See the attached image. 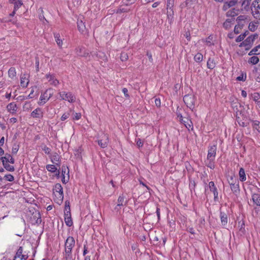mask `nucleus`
I'll list each match as a JSON object with an SVG mask.
<instances>
[{"label": "nucleus", "mask_w": 260, "mask_h": 260, "mask_svg": "<svg viewBox=\"0 0 260 260\" xmlns=\"http://www.w3.org/2000/svg\"><path fill=\"white\" fill-rule=\"evenodd\" d=\"M43 150L46 154H49L51 152V149L46 146H45L43 148Z\"/></svg>", "instance_id": "052dcab7"}, {"label": "nucleus", "mask_w": 260, "mask_h": 260, "mask_svg": "<svg viewBox=\"0 0 260 260\" xmlns=\"http://www.w3.org/2000/svg\"><path fill=\"white\" fill-rule=\"evenodd\" d=\"M174 0H167V8H173Z\"/></svg>", "instance_id": "4d7b16f0"}, {"label": "nucleus", "mask_w": 260, "mask_h": 260, "mask_svg": "<svg viewBox=\"0 0 260 260\" xmlns=\"http://www.w3.org/2000/svg\"><path fill=\"white\" fill-rule=\"evenodd\" d=\"M252 126L260 133V122L257 120H251Z\"/></svg>", "instance_id": "e433bc0d"}, {"label": "nucleus", "mask_w": 260, "mask_h": 260, "mask_svg": "<svg viewBox=\"0 0 260 260\" xmlns=\"http://www.w3.org/2000/svg\"><path fill=\"white\" fill-rule=\"evenodd\" d=\"M196 186V182L194 181H190L189 183V188L190 189V190L192 191V190H194Z\"/></svg>", "instance_id": "bf43d9fd"}, {"label": "nucleus", "mask_w": 260, "mask_h": 260, "mask_svg": "<svg viewBox=\"0 0 260 260\" xmlns=\"http://www.w3.org/2000/svg\"><path fill=\"white\" fill-rule=\"evenodd\" d=\"M214 160L215 159L213 158L207 159V161L206 162V166L211 169H214L215 168Z\"/></svg>", "instance_id": "f704fd0d"}, {"label": "nucleus", "mask_w": 260, "mask_h": 260, "mask_svg": "<svg viewBox=\"0 0 260 260\" xmlns=\"http://www.w3.org/2000/svg\"><path fill=\"white\" fill-rule=\"evenodd\" d=\"M230 187L231 190L233 191L234 193H237L239 191V182H233V181L231 183H230Z\"/></svg>", "instance_id": "cd10ccee"}, {"label": "nucleus", "mask_w": 260, "mask_h": 260, "mask_svg": "<svg viewBox=\"0 0 260 260\" xmlns=\"http://www.w3.org/2000/svg\"><path fill=\"white\" fill-rule=\"evenodd\" d=\"M88 252V247L86 246V245H84L83 255L85 256Z\"/></svg>", "instance_id": "774afa93"}, {"label": "nucleus", "mask_w": 260, "mask_h": 260, "mask_svg": "<svg viewBox=\"0 0 260 260\" xmlns=\"http://www.w3.org/2000/svg\"><path fill=\"white\" fill-rule=\"evenodd\" d=\"M23 3L21 1H18L15 3L14 10L17 11L22 5Z\"/></svg>", "instance_id": "09e8293b"}, {"label": "nucleus", "mask_w": 260, "mask_h": 260, "mask_svg": "<svg viewBox=\"0 0 260 260\" xmlns=\"http://www.w3.org/2000/svg\"><path fill=\"white\" fill-rule=\"evenodd\" d=\"M259 61V58L257 56H252L248 60V63L253 65L257 64Z\"/></svg>", "instance_id": "58836bf2"}, {"label": "nucleus", "mask_w": 260, "mask_h": 260, "mask_svg": "<svg viewBox=\"0 0 260 260\" xmlns=\"http://www.w3.org/2000/svg\"><path fill=\"white\" fill-rule=\"evenodd\" d=\"M237 24L235 26H238V27L240 28V29H241L243 26L245 25V23H246V22H244V21H242V22H240V21H237Z\"/></svg>", "instance_id": "69168bd1"}, {"label": "nucleus", "mask_w": 260, "mask_h": 260, "mask_svg": "<svg viewBox=\"0 0 260 260\" xmlns=\"http://www.w3.org/2000/svg\"><path fill=\"white\" fill-rule=\"evenodd\" d=\"M247 19V16L245 15H240L236 19L237 21H244L246 22V20Z\"/></svg>", "instance_id": "3c124183"}, {"label": "nucleus", "mask_w": 260, "mask_h": 260, "mask_svg": "<svg viewBox=\"0 0 260 260\" xmlns=\"http://www.w3.org/2000/svg\"><path fill=\"white\" fill-rule=\"evenodd\" d=\"M61 172V181L63 183L66 184L69 180V170L68 168L64 165L62 166Z\"/></svg>", "instance_id": "0eeeda50"}, {"label": "nucleus", "mask_w": 260, "mask_h": 260, "mask_svg": "<svg viewBox=\"0 0 260 260\" xmlns=\"http://www.w3.org/2000/svg\"><path fill=\"white\" fill-rule=\"evenodd\" d=\"M252 199L253 202L257 205L259 206V208H255V211H259L260 208V196L258 194L254 193L252 195Z\"/></svg>", "instance_id": "4be33fe9"}, {"label": "nucleus", "mask_w": 260, "mask_h": 260, "mask_svg": "<svg viewBox=\"0 0 260 260\" xmlns=\"http://www.w3.org/2000/svg\"><path fill=\"white\" fill-rule=\"evenodd\" d=\"M136 143L139 148L142 147L143 145V142L141 141L140 139H138L136 140Z\"/></svg>", "instance_id": "0e129e2a"}, {"label": "nucleus", "mask_w": 260, "mask_h": 260, "mask_svg": "<svg viewBox=\"0 0 260 260\" xmlns=\"http://www.w3.org/2000/svg\"><path fill=\"white\" fill-rule=\"evenodd\" d=\"M1 160L2 162L3 161H4V162L6 163L10 162L12 164L15 163V159L10 154L8 153H6L5 156H2L1 157Z\"/></svg>", "instance_id": "6ab92c4d"}, {"label": "nucleus", "mask_w": 260, "mask_h": 260, "mask_svg": "<svg viewBox=\"0 0 260 260\" xmlns=\"http://www.w3.org/2000/svg\"><path fill=\"white\" fill-rule=\"evenodd\" d=\"M154 103L155 104V106L157 107H160L161 105V102L160 99L158 98H155L154 100Z\"/></svg>", "instance_id": "13d9d810"}, {"label": "nucleus", "mask_w": 260, "mask_h": 260, "mask_svg": "<svg viewBox=\"0 0 260 260\" xmlns=\"http://www.w3.org/2000/svg\"><path fill=\"white\" fill-rule=\"evenodd\" d=\"M4 178H5L6 180H7V181H9L10 182H12L14 180V177L11 174L6 175L4 176Z\"/></svg>", "instance_id": "864d4df0"}, {"label": "nucleus", "mask_w": 260, "mask_h": 260, "mask_svg": "<svg viewBox=\"0 0 260 260\" xmlns=\"http://www.w3.org/2000/svg\"><path fill=\"white\" fill-rule=\"evenodd\" d=\"M237 3V0H231L230 1L225 2L222 6V10L226 11L231 7L235 6Z\"/></svg>", "instance_id": "dca6fc26"}, {"label": "nucleus", "mask_w": 260, "mask_h": 260, "mask_svg": "<svg viewBox=\"0 0 260 260\" xmlns=\"http://www.w3.org/2000/svg\"><path fill=\"white\" fill-rule=\"evenodd\" d=\"M54 37L58 46L61 48L63 43L62 40L60 38V35L58 33H54Z\"/></svg>", "instance_id": "473e14b6"}, {"label": "nucleus", "mask_w": 260, "mask_h": 260, "mask_svg": "<svg viewBox=\"0 0 260 260\" xmlns=\"http://www.w3.org/2000/svg\"><path fill=\"white\" fill-rule=\"evenodd\" d=\"M54 193L57 197L58 201L57 203L60 204L63 199V188L60 183H56L53 188Z\"/></svg>", "instance_id": "20e7f679"}, {"label": "nucleus", "mask_w": 260, "mask_h": 260, "mask_svg": "<svg viewBox=\"0 0 260 260\" xmlns=\"http://www.w3.org/2000/svg\"><path fill=\"white\" fill-rule=\"evenodd\" d=\"M98 143L101 148H105L107 147L109 143L108 136L106 134H103L101 139L98 140Z\"/></svg>", "instance_id": "f8f14e48"}, {"label": "nucleus", "mask_w": 260, "mask_h": 260, "mask_svg": "<svg viewBox=\"0 0 260 260\" xmlns=\"http://www.w3.org/2000/svg\"><path fill=\"white\" fill-rule=\"evenodd\" d=\"M238 14V9H237L236 8H232L229 11H227L226 13V16L227 17H234Z\"/></svg>", "instance_id": "bb28decb"}, {"label": "nucleus", "mask_w": 260, "mask_h": 260, "mask_svg": "<svg viewBox=\"0 0 260 260\" xmlns=\"http://www.w3.org/2000/svg\"><path fill=\"white\" fill-rule=\"evenodd\" d=\"M8 74L10 77L13 78L16 75V72L15 68L11 67L8 71Z\"/></svg>", "instance_id": "c03bdc74"}, {"label": "nucleus", "mask_w": 260, "mask_h": 260, "mask_svg": "<svg viewBox=\"0 0 260 260\" xmlns=\"http://www.w3.org/2000/svg\"><path fill=\"white\" fill-rule=\"evenodd\" d=\"M253 100L255 102H257L260 99V94L258 92H254L253 94H251Z\"/></svg>", "instance_id": "8fccbe9b"}, {"label": "nucleus", "mask_w": 260, "mask_h": 260, "mask_svg": "<svg viewBox=\"0 0 260 260\" xmlns=\"http://www.w3.org/2000/svg\"><path fill=\"white\" fill-rule=\"evenodd\" d=\"M77 26L78 30L81 32V33H84L86 31V28L85 26V22H84L82 20H78L77 21Z\"/></svg>", "instance_id": "393cba45"}, {"label": "nucleus", "mask_w": 260, "mask_h": 260, "mask_svg": "<svg viewBox=\"0 0 260 260\" xmlns=\"http://www.w3.org/2000/svg\"><path fill=\"white\" fill-rule=\"evenodd\" d=\"M257 26L253 22H250L248 25V28L251 31H254L257 28Z\"/></svg>", "instance_id": "de8ad7c7"}, {"label": "nucleus", "mask_w": 260, "mask_h": 260, "mask_svg": "<svg viewBox=\"0 0 260 260\" xmlns=\"http://www.w3.org/2000/svg\"><path fill=\"white\" fill-rule=\"evenodd\" d=\"M44 113L42 109L37 108L35 109L30 114V116L34 118L41 119L43 117Z\"/></svg>", "instance_id": "4468645a"}, {"label": "nucleus", "mask_w": 260, "mask_h": 260, "mask_svg": "<svg viewBox=\"0 0 260 260\" xmlns=\"http://www.w3.org/2000/svg\"><path fill=\"white\" fill-rule=\"evenodd\" d=\"M239 180L241 182H244L246 180V174L245 170L243 168H241L239 171Z\"/></svg>", "instance_id": "c85d7f7f"}, {"label": "nucleus", "mask_w": 260, "mask_h": 260, "mask_svg": "<svg viewBox=\"0 0 260 260\" xmlns=\"http://www.w3.org/2000/svg\"><path fill=\"white\" fill-rule=\"evenodd\" d=\"M122 92L124 93V94L126 98H129V95L128 93V90L126 88H123L122 89Z\"/></svg>", "instance_id": "338daca9"}, {"label": "nucleus", "mask_w": 260, "mask_h": 260, "mask_svg": "<svg viewBox=\"0 0 260 260\" xmlns=\"http://www.w3.org/2000/svg\"><path fill=\"white\" fill-rule=\"evenodd\" d=\"M213 39V37L212 36H209L208 38H207L205 40H202L203 42H206L207 43V45L208 46H211V45H214V44L211 42V41Z\"/></svg>", "instance_id": "37998d69"}, {"label": "nucleus", "mask_w": 260, "mask_h": 260, "mask_svg": "<svg viewBox=\"0 0 260 260\" xmlns=\"http://www.w3.org/2000/svg\"><path fill=\"white\" fill-rule=\"evenodd\" d=\"M81 117V114L80 113H76L73 118V120H79Z\"/></svg>", "instance_id": "e2e57ef3"}, {"label": "nucleus", "mask_w": 260, "mask_h": 260, "mask_svg": "<svg viewBox=\"0 0 260 260\" xmlns=\"http://www.w3.org/2000/svg\"><path fill=\"white\" fill-rule=\"evenodd\" d=\"M46 77L47 79H49L48 81L50 82V84L52 85L56 86L59 83V81L55 78V76L54 75H51L50 74H46Z\"/></svg>", "instance_id": "f3484780"}, {"label": "nucleus", "mask_w": 260, "mask_h": 260, "mask_svg": "<svg viewBox=\"0 0 260 260\" xmlns=\"http://www.w3.org/2000/svg\"><path fill=\"white\" fill-rule=\"evenodd\" d=\"M178 118H179L180 121L183 123L185 126L189 130L190 128L192 129V123L190 120L188 119L187 118H184L181 114H179L177 115Z\"/></svg>", "instance_id": "6e6552de"}, {"label": "nucleus", "mask_w": 260, "mask_h": 260, "mask_svg": "<svg viewBox=\"0 0 260 260\" xmlns=\"http://www.w3.org/2000/svg\"><path fill=\"white\" fill-rule=\"evenodd\" d=\"M72 112V110L70 109L69 112L64 113L61 117V120L64 121L66 120L70 115V113Z\"/></svg>", "instance_id": "49530a36"}, {"label": "nucleus", "mask_w": 260, "mask_h": 260, "mask_svg": "<svg viewBox=\"0 0 260 260\" xmlns=\"http://www.w3.org/2000/svg\"><path fill=\"white\" fill-rule=\"evenodd\" d=\"M34 218H37L36 220V223L39 224L42 222L41 216L40 212H36L33 216Z\"/></svg>", "instance_id": "a19ab883"}, {"label": "nucleus", "mask_w": 260, "mask_h": 260, "mask_svg": "<svg viewBox=\"0 0 260 260\" xmlns=\"http://www.w3.org/2000/svg\"><path fill=\"white\" fill-rule=\"evenodd\" d=\"M29 76L27 74H23L20 78V85L22 87H26L28 85L29 81L28 79Z\"/></svg>", "instance_id": "a211bd4d"}, {"label": "nucleus", "mask_w": 260, "mask_h": 260, "mask_svg": "<svg viewBox=\"0 0 260 260\" xmlns=\"http://www.w3.org/2000/svg\"><path fill=\"white\" fill-rule=\"evenodd\" d=\"M249 34V31L248 30L245 31L244 33L239 35L236 39V42H240L243 41L244 38L247 36Z\"/></svg>", "instance_id": "c9c22d12"}, {"label": "nucleus", "mask_w": 260, "mask_h": 260, "mask_svg": "<svg viewBox=\"0 0 260 260\" xmlns=\"http://www.w3.org/2000/svg\"><path fill=\"white\" fill-rule=\"evenodd\" d=\"M167 18L170 24H171L173 21L174 11L173 8H167Z\"/></svg>", "instance_id": "b1692460"}, {"label": "nucleus", "mask_w": 260, "mask_h": 260, "mask_svg": "<svg viewBox=\"0 0 260 260\" xmlns=\"http://www.w3.org/2000/svg\"><path fill=\"white\" fill-rule=\"evenodd\" d=\"M7 110L12 114H14L16 113L17 107L15 103L12 102L9 104L7 106Z\"/></svg>", "instance_id": "5701e85b"}, {"label": "nucleus", "mask_w": 260, "mask_h": 260, "mask_svg": "<svg viewBox=\"0 0 260 260\" xmlns=\"http://www.w3.org/2000/svg\"><path fill=\"white\" fill-rule=\"evenodd\" d=\"M260 46H256L253 48L248 53V55H257L260 54Z\"/></svg>", "instance_id": "2f4dec72"}, {"label": "nucleus", "mask_w": 260, "mask_h": 260, "mask_svg": "<svg viewBox=\"0 0 260 260\" xmlns=\"http://www.w3.org/2000/svg\"><path fill=\"white\" fill-rule=\"evenodd\" d=\"M53 92L51 88L47 89L43 93H42L38 102L40 106L44 105L53 95Z\"/></svg>", "instance_id": "f03ea898"}, {"label": "nucleus", "mask_w": 260, "mask_h": 260, "mask_svg": "<svg viewBox=\"0 0 260 260\" xmlns=\"http://www.w3.org/2000/svg\"><path fill=\"white\" fill-rule=\"evenodd\" d=\"M124 196L123 194L120 195L118 199V204L117 206H123L126 205L127 202H124Z\"/></svg>", "instance_id": "72a5a7b5"}, {"label": "nucleus", "mask_w": 260, "mask_h": 260, "mask_svg": "<svg viewBox=\"0 0 260 260\" xmlns=\"http://www.w3.org/2000/svg\"><path fill=\"white\" fill-rule=\"evenodd\" d=\"M46 168L48 171L50 172L51 173H55L57 171V168L53 165H47L46 166Z\"/></svg>", "instance_id": "ea45409f"}, {"label": "nucleus", "mask_w": 260, "mask_h": 260, "mask_svg": "<svg viewBox=\"0 0 260 260\" xmlns=\"http://www.w3.org/2000/svg\"><path fill=\"white\" fill-rule=\"evenodd\" d=\"M251 12L255 19L260 20V0H255L252 2Z\"/></svg>", "instance_id": "7ed1b4c3"}, {"label": "nucleus", "mask_w": 260, "mask_h": 260, "mask_svg": "<svg viewBox=\"0 0 260 260\" xmlns=\"http://www.w3.org/2000/svg\"><path fill=\"white\" fill-rule=\"evenodd\" d=\"M64 216L66 225L68 226H71L73 225V221L71 218V212H64Z\"/></svg>", "instance_id": "aec40b11"}, {"label": "nucleus", "mask_w": 260, "mask_h": 260, "mask_svg": "<svg viewBox=\"0 0 260 260\" xmlns=\"http://www.w3.org/2000/svg\"><path fill=\"white\" fill-rule=\"evenodd\" d=\"M217 150V146L214 144L208 147L207 159H215Z\"/></svg>", "instance_id": "1a4fd4ad"}, {"label": "nucleus", "mask_w": 260, "mask_h": 260, "mask_svg": "<svg viewBox=\"0 0 260 260\" xmlns=\"http://www.w3.org/2000/svg\"><path fill=\"white\" fill-rule=\"evenodd\" d=\"M183 101L186 106L191 110L194 108L195 98L192 94H187L183 97Z\"/></svg>", "instance_id": "39448f33"}, {"label": "nucleus", "mask_w": 260, "mask_h": 260, "mask_svg": "<svg viewBox=\"0 0 260 260\" xmlns=\"http://www.w3.org/2000/svg\"><path fill=\"white\" fill-rule=\"evenodd\" d=\"M59 156L57 153H54L52 156L51 161L53 164H56V161H59Z\"/></svg>", "instance_id": "a18cd8bd"}, {"label": "nucleus", "mask_w": 260, "mask_h": 260, "mask_svg": "<svg viewBox=\"0 0 260 260\" xmlns=\"http://www.w3.org/2000/svg\"><path fill=\"white\" fill-rule=\"evenodd\" d=\"M63 258L64 260H75V258L73 257V254H64Z\"/></svg>", "instance_id": "6e6d98bb"}, {"label": "nucleus", "mask_w": 260, "mask_h": 260, "mask_svg": "<svg viewBox=\"0 0 260 260\" xmlns=\"http://www.w3.org/2000/svg\"><path fill=\"white\" fill-rule=\"evenodd\" d=\"M257 37L258 35L257 34H253L249 36L244 41L240 43L239 47H245V50H249L252 47L254 41Z\"/></svg>", "instance_id": "f257e3e1"}, {"label": "nucleus", "mask_w": 260, "mask_h": 260, "mask_svg": "<svg viewBox=\"0 0 260 260\" xmlns=\"http://www.w3.org/2000/svg\"><path fill=\"white\" fill-rule=\"evenodd\" d=\"M246 78V76H244V75L242 74V75H241L240 76L237 77L236 79L237 81H245Z\"/></svg>", "instance_id": "680f3d73"}, {"label": "nucleus", "mask_w": 260, "mask_h": 260, "mask_svg": "<svg viewBox=\"0 0 260 260\" xmlns=\"http://www.w3.org/2000/svg\"><path fill=\"white\" fill-rule=\"evenodd\" d=\"M242 10L246 11L251 10V0H244L241 5Z\"/></svg>", "instance_id": "412c9836"}, {"label": "nucleus", "mask_w": 260, "mask_h": 260, "mask_svg": "<svg viewBox=\"0 0 260 260\" xmlns=\"http://www.w3.org/2000/svg\"><path fill=\"white\" fill-rule=\"evenodd\" d=\"M220 217L222 225H225L228 223V215L223 212H220Z\"/></svg>", "instance_id": "c756f323"}, {"label": "nucleus", "mask_w": 260, "mask_h": 260, "mask_svg": "<svg viewBox=\"0 0 260 260\" xmlns=\"http://www.w3.org/2000/svg\"><path fill=\"white\" fill-rule=\"evenodd\" d=\"M75 245V241L72 236H69L66 239L64 243V248L73 249Z\"/></svg>", "instance_id": "ddd939ff"}, {"label": "nucleus", "mask_w": 260, "mask_h": 260, "mask_svg": "<svg viewBox=\"0 0 260 260\" xmlns=\"http://www.w3.org/2000/svg\"><path fill=\"white\" fill-rule=\"evenodd\" d=\"M207 68L209 69L212 70L216 66V63L213 58H209L207 63Z\"/></svg>", "instance_id": "7c9ffc66"}, {"label": "nucleus", "mask_w": 260, "mask_h": 260, "mask_svg": "<svg viewBox=\"0 0 260 260\" xmlns=\"http://www.w3.org/2000/svg\"><path fill=\"white\" fill-rule=\"evenodd\" d=\"M23 248L20 246L18 249L13 260H26L27 256L23 253Z\"/></svg>", "instance_id": "9d476101"}, {"label": "nucleus", "mask_w": 260, "mask_h": 260, "mask_svg": "<svg viewBox=\"0 0 260 260\" xmlns=\"http://www.w3.org/2000/svg\"><path fill=\"white\" fill-rule=\"evenodd\" d=\"M234 21L235 19L233 18L227 19L223 24V27L226 29H229Z\"/></svg>", "instance_id": "a878e982"}, {"label": "nucleus", "mask_w": 260, "mask_h": 260, "mask_svg": "<svg viewBox=\"0 0 260 260\" xmlns=\"http://www.w3.org/2000/svg\"><path fill=\"white\" fill-rule=\"evenodd\" d=\"M203 56L200 53L196 54L194 57V60L197 62H201L203 60Z\"/></svg>", "instance_id": "79ce46f5"}, {"label": "nucleus", "mask_w": 260, "mask_h": 260, "mask_svg": "<svg viewBox=\"0 0 260 260\" xmlns=\"http://www.w3.org/2000/svg\"><path fill=\"white\" fill-rule=\"evenodd\" d=\"M209 187L210 190L213 192L214 194V201L216 202L219 201L218 193L216 187L215 186L213 181H210L209 183Z\"/></svg>", "instance_id": "9b49d317"}, {"label": "nucleus", "mask_w": 260, "mask_h": 260, "mask_svg": "<svg viewBox=\"0 0 260 260\" xmlns=\"http://www.w3.org/2000/svg\"><path fill=\"white\" fill-rule=\"evenodd\" d=\"M128 59L127 54L125 52H122L120 55V59L122 61H125Z\"/></svg>", "instance_id": "603ef678"}, {"label": "nucleus", "mask_w": 260, "mask_h": 260, "mask_svg": "<svg viewBox=\"0 0 260 260\" xmlns=\"http://www.w3.org/2000/svg\"><path fill=\"white\" fill-rule=\"evenodd\" d=\"M58 94L61 100L67 101L71 103L75 102V96L70 92H66L65 91H61L59 92Z\"/></svg>", "instance_id": "423d86ee"}, {"label": "nucleus", "mask_w": 260, "mask_h": 260, "mask_svg": "<svg viewBox=\"0 0 260 260\" xmlns=\"http://www.w3.org/2000/svg\"><path fill=\"white\" fill-rule=\"evenodd\" d=\"M70 202L69 201H66L65 202V207H64V212H70Z\"/></svg>", "instance_id": "5fc2aeb1"}, {"label": "nucleus", "mask_w": 260, "mask_h": 260, "mask_svg": "<svg viewBox=\"0 0 260 260\" xmlns=\"http://www.w3.org/2000/svg\"><path fill=\"white\" fill-rule=\"evenodd\" d=\"M3 165L4 168L8 171L14 172L15 171V168L14 166H11L8 163L4 162V161H3Z\"/></svg>", "instance_id": "4c0bfd02"}, {"label": "nucleus", "mask_w": 260, "mask_h": 260, "mask_svg": "<svg viewBox=\"0 0 260 260\" xmlns=\"http://www.w3.org/2000/svg\"><path fill=\"white\" fill-rule=\"evenodd\" d=\"M75 50L76 54L79 56L86 57L89 54L88 51L83 46H78Z\"/></svg>", "instance_id": "2eb2a0df"}]
</instances>
